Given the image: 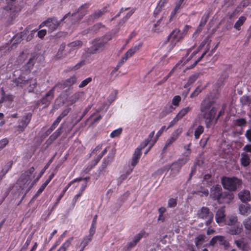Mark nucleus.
Segmentation results:
<instances>
[{"label":"nucleus","mask_w":251,"mask_h":251,"mask_svg":"<svg viewBox=\"0 0 251 251\" xmlns=\"http://www.w3.org/2000/svg\"><path fill=\"white\" fill-rule=\"evenodd\" d=\"M219 97V94L218 93L210 94L201 104V111L202 113V116L207 128L211 126L215 118L218 109L217 100Z\"/></svg>","instance_id":"nucleus-1"},{"label":"nucleus","mask_w":251,"mask_h":251,"mask_svg":"<svg viewBox=\"0 0 251 251\" xmlns=\"http://www.w3.org/2000/svg\"><path fill=\"white\" fill-rule=\"evenodd\" d=\"M111 35H106L101 38H96L92 42V46L90 49V53L95 54L104 50L105 45L108 41L111 39Z\"/></svg>","instance_id":"nucleus-2"},{"label":"nucleus","mask_w":251,"mask_h":251,"mask_svg":"<svg viewBox=\"0 0 251 251\" xmlns=\"http://www.w3.org/2000/svg\"><path fill=\"white\" fill-rule=\"evenodd\" d=\"M221 183L224 189L230 191H235L242 185V180L237 177H224L222 178Z\"/></svg>","instance_id":"nucleus-3"},{"label":"nucleus","mask_w":251,"mask_h":251,"mask_svg":"<svg viewBox=\"0 0 251 251\" xmlns=\"http://www.w3.org/2000/svg\"><path fill=\"white\" fill-rule=\"evenodd\" d=\"M83 92H76L68 99L69 93V92L66 90L65 92L60 94L58 100H62L61 103L62 105L67 101L69 102L70 105H72L77 101L83 96Z\"/></svg>","instance_id":"nucleus-4"},{"label":"nucleus","mask_w":251,"mask_h":251,"mask_svg":"<svg viewBox=\"0 0 251 251\" xmlns=\"http://www.w3.org/2000/svg\"><path fill=\"white\" fill-rule=\"evenodd\" d=\"M197 216L199 219L204 221L206 226L210 225L213 219V213L210 211L209 208L205 206L202 207L198 210Z\"/></svg>","instance_id":"nucleus-5"},{"label":"nucleus","mask_w":251,"mask_h":251,"mask_svg":"<svg viewBox=\"0 0 251 251\" xmlns=\"http://www.w3.org/2000/svg\"><path fill=\"white\" fill-rule=\"evenodd\" d=\"M188 160L189 154H184L182 157L179 158L176 161L172 163L170 165L172 175L175 176L177 174L181 167L185 165Z\"/></svg>","instance_id":"nucleus-6"},{"label":"nucleus","mask_w":251,"mask_h":251,"mask_svg":"<svg viewBox=\"0 0 251 251\" xmlns=\"http://www.w3.org/2000/svg\"><path fill=\"white\" fill-rule=\"evenodd\" d=\"M70 14V13H68L65 15L60 21H58L55 18H49L46 21L42 23L39 26L41 27L46 25L49 27L51 31H52L55 30L59 25L60 23L67 18Z\"/></svg>","instance_id":"nucleus-7"},{"label":"nucleus","mask_w":251,"mask_h":251,"mask_svg":"<svg viewBox=\"0 0 251 251\" xmlns=\"http://www.w3.org/2000/svg\"><path fill=\"white\" fill-rule=\"evenodd\" d=\"M34 167H32L21 175L20 179L19 180V183L22 189H24L30 184L31 180L30 176L34 172Z\"/></svg>","instance_id":"nucleus-8"},{"label":"nucleus","mask_w":251,"mask_h":251,"mask_svg":"<svg viewBox=\"0 0 251 251\" xmlns=\"http://www.w3.org/2000/svg\"><path fill=\"white\" fill-rule=\"evenodd\" d=\"M223 193L222 187L219 185L212 186L210 189V198L214 201H217L219 204H222L223 201L221 200V197Z\"/></svg>","instance_id":"nucleus-9"},{"label":"nucleus","mask_w":251,"mask_h":251,"mask_svg":"<svg viewBox=\"0 0 251 251\" xmlns=\"http://www.w3.org/2000/svg\"><path fill=\"white\" fill-rule=\"evenodd\" d=\"M183 38V35L181 34L180 31L177 28L173 30L169 34L165 43H167L169 41H171L172 47L173 48L175 46L176 43L179 41Z\"/></svg>","instance_id":"nucleus-10"},{"label":"nucleus","mask_w":251,"mask_h":251,"mask_svg":"<svg viewBox=\"0 0 251 251\" xmlns=\"http://www.w3.org/2000/svg\"><path fill=\"white\" fill-rule=\"evenodd\" d=\"M180 132V131L176 130L172 133L171 137L167 139L165 143V144L163 149V151H165L168 149V148L170 147L171 145L176 140Z\"/></svg>","instance_id":"nucleus-11"},{"label":"nucleus","mask_w":251,"mask_h":251,"mask_svg":"<svg viewBox=\"0 0 251 251\" xmlns=\"http://www.w3.org/2000/svg\"><path fill=\"white\" fill-rule=\"evenodd\" d=\"M168 24V21L166 20L165 18L162 16L154 24V27L152 28V30L154 32H159L161 31L162 28L167 25Z\"/></svg>","instance_id":"nucleus-12"},{"label":"nucleus","mask_w":251,"mask_h":251,"mask_svg":"<svg viewBox=\"0 0 251 251\" xmlns=\"http://www.w3.org/2000/svg\"><path fill=\"white\" fill-rule=\"evenodd\" d=\"M154 134V131H152L149 135L148 138L144 142H143L139 146L142 149L146 147L148 145H150V147L148 148V151H149L151 148L153 146L154 143L157 141V138H155L154 140H152Z\"/></svg>","instance_id":"nucleus-13"},{"label":"nucleus","mask_w":251,"mask_h":251,"mask_svg":"<svg viewBox=\"0 0 251 251\" xmlns=\"http://www.w3.org/2000/svg\"><path fill=\"white\" fill-rule=\"evenodd\" d=\"M82 45L83 42L80 40H76L68 44V53H71L72 51L80 48Z\"/></svg>","instance_id":"nucleus-14"},{"label":"nucleus","mask_w":251,"mask_h":251,"mask_svg":"<svg viewBox=\"0 0 251 251\" xmlns=\"http://www.w3.org/2000/svg\"><path fill=\"white\" fill-rule=\"evenodd\" d=\"M36 80L34 78L25 80L24 82V87L26 88L28 91L30 93L33 92L34 89L36 87Z\"/></svg>","instance_id":"nucleus-15"},{"label":"nucleus","mask_w":251,"mask_h":251,"mask_svg":"<svg viewBox=\"0 0 251 251\" xmlns=\"http://www.w3.org/2000/svg\"><path fill=\"white\" fill-rule=\"evenodd\" d=\"M66 44L64 43H62L58 49L57 53L55 55V58L57 59H62L65 57L69 53H68V50H65Z\"/></svg>","instance_id":"nucleus-16"},{"label":"nucleus","mask_w":251,"mask_h":251,"mask_svg":"<svg viewBox=\"0 0 251 251\" xmlns=\"http://www.w3.org/2000/svg\"><path fill=\"white\" fill-rule=\"evenodd\" d=\"M53 97L54 92H53V89H50L46 93L45 96L42 98V99L40 100V101L42 104L48 105L50 103Z\"/></svg>","instance_id":"nucleus-17"},{"label":"nucleus","mask_w":251,"mask_h":251,"mask_svg":"<svg viewBox=\"0 0 251 251\" xmlns=\"http://www.w3.org/2000/svg\"><path fill=\"white\" fill-rule=\"evenodd\" d=\"M30 120L31 115L29 114L23 117L20 122L21 124L18 126L21 131L23 132L25 128L29 123Z\"/></svg>","instance_id":"nucleus-18"},{"label":"nucleus","mask_w":251,"mask_h":251,"mask_svg":"<svg viewBox=\"0 0 251 251\" xmlns=\"http://www.w3.org/2000/svg\"><path fill=\"white\" fill-rule=\"evenodd\" d=\"M106 10L105 8H103L101 10H96L89 16L88 20L89 22H94L95 20L102 16L106 12Z\"/></svg>","instance_id":"nucleus-19"},{"label":"nucleus","mask_w":251,"mask_h":251,"mask_svg":"<svg viewBox=\"0 0 251 251\" xmlns=\"http://www.w3.org/2000/svg\"><path fill=\"white\" fill-rule=\"evenodd\" d=\"M142 149L139 147H138L135 151L134 154L131 159V164L134 167L138 162L139 159L142 154L141 150Z\"/></svg>","instance_id":"nucleus-20"},{"label":"nucleus","mask_w":251,"mask_h":251,"mask_svg":"<svg viewBox=\"0 0 251 251\" xmlns=\"http://www.w3.org/2000/svg\"><path fill=\"white\" fill-rule=\"evenodd\" d=\"M31 28L30 27V25H29L27 27L23 32H21L20 34H17L14 37V40L15 42H16V44L20 43L22 39H24L27 33H29V30H31Z\"/></svg>","instance_id":"nucleus-21"},{"label":"nucleus","mask_w":251,"mask_h":251,"mask_svg":"<svg viewBox=\"0 0 251 251\" xmlns=\"http://www.w3.org/2000/svg\"><path fill=\"white\" fill-rule=\"evenodd\" d=\"M234 198V194L231 192H223L221 197V200L224 202L229 203L232 201Z\"/></svg>","instance_id":"nucleus-22"},{"label":"nucleus","mask_w":251,"mask_h":251,"mask_svg":"<svg viewBox=\"0 0 251 251\" xmlns=\"http://www.w3.org/2000/svg\"><path fill=\"white\" fill-rule=\"evenodd\" d=\"M225 207H222L216 212L215 219L218 223L223 222L225 221L226 215L225 214Z\"/></svg>","instance_id":"nucleus-23"},{"label":"nucleus","mask_w":251,"mask_h":251,"mask_svg":"<svg viewBox=\"0 0 251 251\" xmlns=\"http://www.w3.org/2000/svg\"><path fill=\"white\" fill-rule=\"evenodd\" d=\"M95 233L94 232H91V231L89 230V235L85 236L81 242L80 245L77 246L81 249V251H83L85 247L91 241Z\"/></svg>","instance_id":"nucleus-24"},{"label":"nucleus","mask_w":251,"mask_h":251,"mask_svg":"<svg viewBox=\"0 0 251 251\" xmlns=\"http://www.w3.org/2000/svg\"><path fill=\"white\" fill-rule=\"evenodd\" d=\"M239 211L240 214L246 216L251 213V207L250 204L245 203L241 204L239 206Z\"/></svg>","instance_id":"nucleus-25"},{"label":"nucleus","mask_w":251,"mask_h":251,"mask_svg":"<svg viewBox=\"0 0 251 251\" xmlns=\"http://www.w3.org/2000/svg\"><path fill=\"white\" fill-rule=\"evenodd\" d=\"M143 43L142 42L140 43L138 45H135L132 48H131L130 49H129L125 53V55L127 57V58H129L131 57L132 55H134V54L139 50L140 49L142 46Z\"/></svg>","instance_id":"nucleus-26"},{"label":"nucleus","mask_w":251,"mask_h":251,"mask_svg":"<svg viewBox=\"0 0 251 251\" xmlns=\"http://www.w3.org/2000/svg\"><path fill=\"white\" fill-rule=\"evenodd\" d=\"M242 230V225L238 224L234 226H231L228 228L227 232L231 235H238L239 234Z\"/></svg>","instance_id":"nucleus-27"},{"label":"nucleus","mask_w":251,"mask_h":251,"mask_svg":"<svg viewBox=\"0 0 251 251\" xmlns=\"http://www.w3.org/2000/svg\"><path fill=\"white\" fill-rule=\"evenodd\" d=\"M238 197L240 200L245 202L247 201H249L251 199L250 193L248 190H243L238 194Z\"/></svg>","instance_id":"nucleus-28"},{"label":"nucleus","mask_w":251,"mask_h":251,"mask_svg":"<svg viewBox=\"0 0 251 251\" xmlns=\"http://www.w3.org/2000/svg\"><path fill=\"white\" fill-rule=\"evenodd\" d=\"M105 25L102 24L101 23H97L92 26H91V32L94 33H97L98 32L102 31L103 29H105Z\"/></svg>","instance_id":"nucleus-29"},{"label":"nucleus","mask_w":251,"mask_h":251,"mask_svg":"<svg viewBox=\"0 0 251 251\" xmlns=\"http://www.w3.org/2000/svg\"><path fill=\"white\" fill-rule=\"evenodd\" d=\"M241 165L244 167L248 166L251 162L249 155L246 153L241 154V158L240 159Z\"/></svg>","instance_id":"nucleus-30"},{"label":"nucleus","mask_w":251,"mask_h":251,"mask_svg":"<svg viewBox=\"0 0 251 251\" xmlns=\"http://www.w3.org/2000/svg\"><path fill=\"white\" fill-rule=\"evenodd\" d=\"M28 58V60L26 64V70H30L33 68L36 62V58L35 55H30Z\"/></svg>","instance_id":"nucleus-31"},{"label":"nucleus","mask_w":251,"mask_h":251,"mask_svg":"<svg viewBox=\"0 0 251 251\" xmlns=\"http://www.w3.org/2000/svg\"><path fill=\"white\" fill-rule=\"evenodd\" d=\"M192 109V107L188 106L182 108L176 115L178 118L180 120L184 116H185L188 112H189Z\"/></svg>","instance_id":"nucleus-32"},{"label":"nucleus","mask_w":251,"mask_h":251,"mask_svg":"<svg viewBox=\"0 0 251 251\" xmlns=\"http://www.w3.org/2000/svg\"><path fill=\"white\" fill-rule=\"evenodd\" d=\"M205 236L203 234L199 235L195 239L196 246L198 248H200L204 241Z\"/></svg>","instance_id":"nucleus-33"},{"label":"nucleus","mask_w":251,"mask_h":251,"mask_svg":"<svg viewBox=\"0 0 251 251\" xmlns=\"http://www.w3.org/2000/svg\"><path fill=\"white\" fill-rule=\"evenodd\" d=\"M83 178H76V179H75L73 180H72V181H71L67 186L66 187H65V188L62 191V193L60 194V196H59L58 198L57 199V201H59L62 198V197L63 196V195H64L65 193L66 192V191L67 190V189L70 187V186L72 185V184H73L74 182H75V181H79L81 180H82Z\"/></svg>","instance_id":"nucleus-34"},{"label":"nucleus","mask_w":251,"mask_h":251,"mask_svg":"<svg viewBox=\"0 0 251 251\" xmlns=\"http://www.w3.org/2000/svg\"><path fill=\"white\" fill-rule=\"evenodd\" d=\"M62 127L63 125H61V126L50 137L49 139L51 141L56 139L61 134Z\"/></svg>","instance_id":"nucleus-35"},{"label":"nucleus","mask_w":251,"mask_h":251,"mask_svg":"<svg viewBox=\"0 0 251 251\" xmlns=\"http://www.w3.org/2000/svg\"><path fill=\"white\" fill-rule=\"evenodd\" d=\"M246 20V18L245 17H240L234 24V27L238 30H239L240 29L241 26L243 25Z\"/></svg>","instance_id":"nucleus-36"},{"label":"nucleus","mask_w":251,"mask_h":251,"mask_svg":"<svg viewBox=\"0 0 251 251\" xmlns=\"http://www.w3.org/2000/svg\"><path fill=\"white\" fill-rule=\"evenodd\" d=\"M228 75L227 73L226 72H223L220 76L219 77L217 82V84L218 86H220L223 84L225 80L227 78Z\"/></svg>","instance_id":"nucleus-37"},{"label":"nucleus","mask_w":251,"mask_h":251,"mask_svg":"<svg viewBox=\"0 0 251 251\" xmlns=\"http://www.w3.org/2000/svg\"><path fill=\"white\" fill-rule=\"evenodd\" d=\"M25 81V80L23 79L22 77H18L17 78L14 79L12 80L13 85H14V86H20L24 87Z\"/></svg>","instance_id":"nucleus-38"},{"label":"nucleus","mask_w":251,"mask_h":251,"mask_svg":"<svg viewBox=\"0 0 251 251\" xmlns=\"http://www.w3.org/2000/svg\"><path fill=\"white\" fill-rule=\"evenodd\" d=\"M243 224L246 230L251 231V215L245 219Z\"/></svg>","instance_id":"nucleus-39"},{"label":"nucleus","mask_w":251,"mask_h":251,"mask_svg":"<svg viewBox=\"0 0 251 251\" xmlns=\"http://www.w3.org/2000/svg\"><path fill=\"white\" fill-rule=\"evenodd\" d=\"M240 101L243 105H249L251 103V96H243L240 99Z\"/></svg>","instance_id":"nucleus-40"},{"label":"nucleus","mask_w":251,"mask_h":251,"mask_svg":"<svg viewBox=\"0 0 251 251\" xmlns=\"http://www.w3.org/2000/svg\"><path fill=\"white\" fill-rule=\"evenodd\" d=\"M198 76L199 75L197 74H195L191 75L189 77L188 82L185 85L184 87L187 88L188 86L193 84L198 78Z\"/></svg>","instance_id":"nucleus-41"},{"label":"nucleus","mask_w":251,"mask_h":251,"mask_svg":"<svg viewBox=\"0 0 251 251\" xmlns=\"http://www.w3.org/2000/svg\"><path fill=\"white\" fill-rule=\"evenodd\" d=\"M13 164V162L12 160L7 162L4 166V168L2 169L1 174H2L3 176L11 168Z\"/></svg>","instance_id":"nucleus-42"},{"label":"nucleus","mask_w":251,"mask_h":251,"mask_svg":"<svg viewBox=\"0 0 251 251\" xmlns=\"http://www.w3.org/2000/svg\"><path fill=\"white\" fill-rule=\"evenodd\" d=\"M238 224L240 223L238 222V218L237 216H231L229 217V220L227 222V225L228 226H235Z\"/></svg>","instance_id":"nucleus-43"},{"label":"nucleus","mask_w":251,"mask_h":251,"mask_svg":"<svg viewBox=\"0 0 251 251\" xmlns=\"http://www.w3.org/2000/svg\"><path fill=\"white\" fill-rule=\"evenodd\" d=\"M29 56L30 55L26 52L23 51L18 57V62L20 63H23L26 59L28 58Z\"/></svg>","instance_id":"nucleus-44"},{"label":"nucleus","mask_w":251,"mask_h":251,"mask_svg":"<svg viewBox=\"0 0 251 251\" xmlns=\"http://www.w3.org/2000/svg\"><path fill=\"white\" fill-rule=\"evenodd\" d=\"M73 238H70L67 240L57 251H66V249L70 246Z\"/></svg>","instance_id":"nucleus-45"},{"label":"nucleus","mask_w":251,"mask_h":251,"mask_svg":"<svg viewBox=\"0 0 251 251\" xmlns=\"http://www.w3.org/2000/svg\"><path fill=\"white\" fill-rule=\"evenodd\" d=\"M204 127L202 126H199L195 131V136L196 139H198L200 135L203 132Z\"/></svg>","instance_id":"nucleus-46"},{"label":"nucleus","mask_w":251,"mask_h":251,"mask_svg":"<svg viewBox=\"0 0 251 251\" xmlns=\"http://www.w3.org/2000/svg\"><path fill=\"white\" fill-rule=\"evenodd\" d=\"M246 123V120L244 118H240L235 121V124L239 126H245Z\"/></svg>","instance_id":"nucleus-47"},{"label":"nucleus","mask_w":251,"mask_h":251,"mask_svg":"<svg viewBox=\"0 0 251 251\" xmlns=\"http://www.w3.org/2000/svg\"><path fill=\"white\" fill-rule=\"evenodd\" d=\"M217 242L220 245L227 246L228 243L226 241L225 237L222 236H217Z\"/></svg>","instance_id":"nucleus-48"},{"label":"nucleus","mask_w":251,"mask_h":251,"mask_svg":"<svg viewBox=\"0 0 251 251\" xmlns=\"http://www.w3.org/2000/svg\"><path fill=\"white\" fill-rule=\"evenodd\" d=\"M76 80L75 76H73L67 79L65 83L66 84V86H71L76 82Z\"/></svg>","instance_id":"nucleus-49"},{"label":"nucleus","mask_w":251,"mask_h":251,"mask_svg":"<svg viewBox=\"0 0 251 251\" xmlns=\"http://www.w3.org/2000/svg\"><path fill=\"white\" fill-rule=\"evenodd\" d=\"M181 100V97L179 96H175L172 100V104L175 106H178L179 103Z\"/></svg>","instance_id":"nucleus-50"},{"label":"nucleus","mask_w":251,"mask_h":251,"mask_svg":"<svg viewBox=\"0 0 251 251\" xmlns=\"http://www.w3.org/2000/svg\"><path fill=\"white\" fill-rule=\"evenodd\" d=\"M97 215H96L93 219V221L91 224V228L90 229V230L91 231V232H95V229H96V225L97 223Z\"/></svg>","instance_id":"nucleus-51"},{"label":"nucleus","mask_w":251,"mask_h":251,"mask_svg":"<svg viewBox=\"0 0 251 251\" xmlns=\"http://www.w3.org/2000/svg\"><path fill=\"white\" fill-rule=\"evenodd\" d=\"M202 193V194H203L204 196H208V195H209V191L207 189H204V188H201V190H199L198 191H195L193 193V194H199V193Z\"/></svg>","instance_id":"nucleus-52"},{"label":"nucleus","mask_w":251,"mask_h":251,"mask_svg":"<svg viewBox=\"0 0 251 251\" xmlns=\"http://www.w3.org/2000/svg\"><path fill=\"white\" fill-rule=\"evenodd\" d=\"M122 129L121 128L114 130L113 131H112L111 132V133L110 134L111 137L114 138V137H116L119 136L122 133Z\"/></svg>","instance_id":"nucleus-53"},{"label":"nucleus","mask_w":251,"mask_h":251,"mask_svg":"<svg viewBox=\"0 0 251 251\" xmlns=\"http://www.w3.org/2000/svg\"><path fill=\"white\" fill-rule=\"evenodd\" d=\"M66 86V84L65 83L62 84V83H58L54 85L53 88H52L51 89H53V92H54V90L56 88H58L59 90H61L62 89H64Z\"/></svg>","instance_id":"nucleus-54"},{"label":"nucleus","mask_w":251,"mask_h":251,"mask_svg":"<svg viewBox=\"0 0 251 251\" xmlns=\"http://www.w3.org/2000/svg\"><path fill=\"white\" fill-rule=\"evenodd\" d=\"M92 78L91 77H88L86 79L83 80L81 83L79 85V87L82 88L87 85L91 81Z\"/></svg>","instance_id":"nucleus-55"},{"label":"nucleus","mask_w":251,"mask_h":251,"mask_svg":"<svg viewBox=\"0 0 251 251\" xmlns=\"http://www.w3.org/2000/svg\"><path fill=\"white\" fill-rule=\"evenodd\" d=\"M176 201L174 199H170L168 201V206L169 207H174L176 205Z\"/></svg>","instance_id":"nucleus-56"},{"label":"nucleus","mask_w":251,"mask_h":251,"mask_svg":"<svg viewBox=\"0 0 251 251\" xmlns=\"http://www.w3.org/2000/svg\"><path fill=\"white\" fill-rule=\"evenodd\" d=\"M132 170H133V168H131L129 170H128L126 173V174L122 175L120 176V177L119 178V179L120 181V183H121L123 180H124L125 179H126V178L127 175L129 174L132 171Z\"/></svg>","instance_id":"nucleus-57"},{"label":"nucleus","mask_w":251,"mask_h":251,"mask_svg":"<svg viewBox=\"0 0 251 251\" xmlns=\"http://www.w3.org/2000/svg\"><path fill=\"white\" fill-rule=\"evenodd\" d=\"M202 89L200 88L199 86H198L195 90L191 94L190 97L194 98L198 95V94L201 93L202 91Z\"/></svg>","instance_id":"nucleus-58"},{"label":"nucleus","mask_w":251,"mask_h":251,"mask_svg":"<svg viewBox=\"0 0 251 251\" xmlns=\"http://www.w3.org/2000/svg\"><path fill=\"white\" fill-rule=\"evenodd\" d=\"M8 143V140L6 138H4L0 141V150L4 148Z\"/></svg>","instance_id":"nucleus-59"},{"label":"nucleus","mask_w":251,"mask_h":251,"mask_svg":"<svg viewBox=\"0 0 251 251\" xmlns=\"http://www.w3.org/2000/svg\"><path fill=\"white\" fill-rule=\"evenodd\" d=\"M168 0H160L157 6V10L161 11L162 7L167 2Z\"/></svg>","instance_id":"nucleus-60"},{"label":"nucleus","mask_w":251,"mask_h":251,"mask_svg":"<svg viewBox=\"0 0 251 251\" xmlns=\"http://www.w3.org/2000/svg\"><path fill=\"white\" fill-rule=\"evenodd\" d=\"M46 188V187L42 184L40 188L38 190L35 195L34 196L33 199H35L36 197H37L44 190V189Z\"/></svg>","instance_id":"nucleus-61"},{"label":"nucleus","mask_w":251,"mask_h":251,"mask_svg":"<svg viewBox=\"0 0 251 251\" xmlns=\"http://www.w3.org/2000/svg\"><path fill=\"white\" fill-rule=\"evenodd\" d=\"M85 64V60H82L80 62H78L77 64H76L74 67V70H77L79 68H80L81 67L84 65Z\"/></svg>","instance_id":"nucleus-62"},{"label":"nucleus","mask_w":251,"mask_h":251,"mask_svg":"<svg viewBox=\"0 0 251 251\" xmlns=\"http://www.w3.org/2000/svg\"><path fill=\"white\" fill-rule=\"evenodd\" d=\"M250 4H251V0H244L241 2L240 6L242 7H245L248 6Z\"/></svg>","instance_id":"nucleus-63"},{"label":"nucleus","mask_w":251,"mask_h":251,"mask_svg":"<svg viewBox=\"0 0 251 251\" xmlns=\"http://www.w3.org/2000/svg\"><path fill=\"white\" fill-rule=\"evenodd\" d=\"M245 136L248 141L251 142V129H248L246 131Z\"/></svg>","instance_id":"nucleus-64"}]
</instances>
